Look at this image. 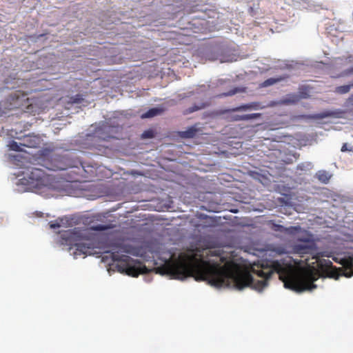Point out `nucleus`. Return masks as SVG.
<instances>
[{
    "label": "nucleus",
    "mask_w": 353,
    "mask_h": 353,
    "mask_svg": "<svg viewBox=\"0 0 353 353\" xmlns=\"http://www.w3.org/2000/svg\"><path fill=\"white\" fill-rule=\"evenodd\" d=\"M142 136L144 138L150 137V132H145L143 133Z\"/></svg>",
    "instance_id": "obj_26"
},
{
    "label": "nucleus",
    "mask_w": 353,
    "mask_h": 353,
    "mask_svg": "<svg viewBox=\"0 0 353 353\" xmlns=\"http://www.w3.org/2000/svg\"><path fill=\"white\" fill-rule=\"evenodd\" d=\"M265 106L259 102H251L247 104H244L240 105L234 109L236 111H252V110H262L265 108Z\"/></svg>",
    "instance_id": "obj_8"
},
{
    "label": "nucleus",
    "mask_w": 353,
    "mask_h": 353,
    "mask_svg": "<svg viewBox=\"0 0 353 353\" xmlns=\"http://www.w3.org/2000/svg\"><path fill=\"white\" fill-rule=\"evenodd\" d=\"M39 143V139L37 137H34L33 141L28 142V140L25 141L24 143H18L17 141H12L9 144V148L10 150L14 151H23V147L26 148H35Z\"/></svg>",
    "instance_id": "obj_6"
},
{
    "label": "nucleus",
    "mask_w": 353,
    "mask_h": 353,
    "mask_svg": "<svg viewBox=\"0 0 353 353\" xmlns=\"http://www.w3.org/2000/svg\"><path fill=\"white\" fill-rule=\"evenodd\" d=\"M324 262H325V265H329L330 263H331L330 261L329 260H324Z\"/></svg>",
    "instance_id": "obj_28"
},
{
    "label": "nucleus",
    "mask_w": 353,
    "mask_h": 353,
    "mask_svg": "<svg viewBox=\"0 0 353 353\" xmlns=\"http://www.w3.org/2000/svg\"><path fill=\"white\" fill-rule=\"evenodd\" d=\"M10 157H12L14 160H17V159H18V158L21 157L20 155H14V156L10 155Z\"/></svg>",
    "instance_id": "obj_27"
},
{
    "label": "nucleus",
    "mask_w": 353,
    "mask_h": 353,
    "mask_svg": "<svg viewBox=\"0 0 353 353\" xmlns=\"http://www.w3.org/2000/svg\"><path fill=\"white\" fill-rule=\"evenodd\" d=\"M261 116L260 113H253V114H243L241 116H236L235 117V120H244L248 121L250 119H254L256 118H258Z\"/></svg>",
    "instance_id": "obj_14"
},
{
    "label": "nucleus",
    "mask_w": 353,
    "mask_h": 353,
    "mask_svg": "<svg viewBox=\"0 0 353 353\" xmlns=\"http://www.w3.org/2000/svg\"><path fill=\"white\" fill-rule=\"evenodd\" d=\"M81 101V99L78 97V96H76L74 97L70 98L69 103H79Z\"/></svg>",
    "instance_id": "obj_23"
},
{
    "label": "nucleus",
    "mask_w": 353,
    "mask_h": 353,
    "mask_svg": "<svg viewBox=\"0 0 353 353\" xmlns=\"http://www.w3.org/2000/svg\"><path fill=\"white\" fill-rule=\"evenodd\" d=\"M239 92H240V89L235 88L234 90H232L229 92L224 94V95H225V96H232V95H234L236 93Z\"/></svg>",
    "instance_id": "obj_24"
},
{
    "label": "nucleus",
    "mask_w": 353,
    "mask_h": 353,
    "mask_svg": "<svg viewBox=\"0 0 353 353\" xmlns=\"http://www.w3.org/2000/svg\"><path fill=\"white\" fill-rule=\"evenodd\" d=\"M156 272L183 280L193 276L196 281H205L216 288L230 287L241 290L245 287L261 292L268 285L274 272L284 287L296 292H312L317 288L319 279L315 269L297 268L289 263L274 261L272 267L261 265L252 268L253 274L232 262L222 264L219 252L212 250H190L170 255L156 268Z\"/></svg>",
    "instance_id": "obj_1"
},
{
    "label": "nucleus",
    "mask_w": 353,
    "mask_h": 353,
    "mask_svg": "<svg viewBox=\"0 0 353 353\" xmlns=\"http://www.w3.org/2000/svg\"><path fill=\"white\" fill-rule=\"evenodd\" d=\"M341 112H327L321 115V117H336L339 118L341 117Z\"/></svg>",
    "instance_id": "obj_17"
},
{
    "label": "nucleus",
    "mask_w": 353,
    "mask_h": 353,
    "mask_svg": "<svg viewBox=\"0 0 353 353\" xmlns=\"http://www.w3.org/2000/svg\"><path fill=\"white\" fill-rule=\"evenodd\" d=\"M199 125L196 124L188 127L185 130L180 132V136L182 138L189 139L194 137L199 131Z\"/></svg>",
    "instance_id": "obj_10"
},
{
    "label": "nucleus",
    "mask_w": 353,
    "mask_h": 353,
    "mask_svg": "<svg viewBox=\"0 0 353 353\" xmlns=\"http://www.w3.org/2000/svg\"><path fill=\"white\" fill-rule=\"evenodd\" d=\"M50 228L52 229H56V228H60L61 225L59 223H50Z\"/></svg>",
    "instance_id": "obj_25"
},
{
    "label": "nucleus",
    "mask_w": 353,
    "mask_h": 353,
    "mask_svg": "<svg viewBox=\"0 0 353 353\" xmlns=\"http://www.w3.org/2000/svg\"><path fill=\"white\" fill-rule=\"evenodd\" d=\"M341 152H353V146L348 143H344L341 149Z\"/></svg>",
    "instance_id": "obj_21"
},
{
    "label": "nucleus",
    "mask_w": 353,
    "mask_h": 353,
    "mask_svg": "<svg viewBox=\"0 0 353 353\" xmlns=\"http://www.w3.org/2000/svg\"><path fill=\"white\" fill-rule=\"evenodd\" d=\"M341 264L343 270L338 271L337 270H330L328 272V276L338 279L340 276L351 277L353 276V256H350L341 259Z\"/></svg>",
    "instance_id": "obj_5"
},
{
    "label": "nucleus",
    "mask_w": 353,
    "mask_h": 353,
    "mask_svg": "<svg viewBox=\"0 0 353 353\" xmlns=\"http://www.w3.org/2000/svg\"><path fill=\"white\" fill-rule=\"evenodd\" d=\"M299 96L297 95H288V97H286L284 99L281 100L279 103H283V104H290V103H296V101H299Z\"/></svg>",
    "instance_id": "obj_15"
},
{
    "label": "nucleus",
    "mask_w": 353,
    "mask_h": 353,
    "mask_svg": "<svg viewBox=\"0 0 353 353\" xmlns=\"http://www.w3.org/2000/svg\"><path fill=\"white\" fill-rule=\"evenodd\" d=\"M301 231V227L299 225L286 227L285 234L294 236L296 238V234Z\"/></svg>",
    "instance_id": "obj_13"
},
{
    "label": "nucleus",
    "mask_w": 353,
    "mask_h": 353,
    "mask_svg": "<svg viewBox=\"0 0 353 353\" xmlns=\"http://www.w3.org/2000/svg\"><path fill=\"white\" fill-rule=\"evenodd\" d=\"M316 176L321 182L327 183L331 178V174L325 170H320L316 173Z\"/></svg>",
    "instance_id": "obj_11"
},
{
    "label": "nucleus",
    "mask_w": 353,
    "mask_h": 353,
    "mask_svg": "<svg viewBox=\"0 0 353 353\" xmlns=\"http://www.w3.org/2000/svg\"><path fill=\"white\" fill-rule=\"evenodd\" d=\"M312 168H313V165L310 162L302 163L297 165V170H299L301 171H309Z\"/></svg>",
    "instance_id": "obj_16"
},
{
    "label": "nucleus",
    "mask_w": 353,
    "mask_h": 353,
    "mask_svg": "<svg viewBox=\"0 0 353 353\" xmlns=\"http://www.w3.org/2000/svg\"><path fill=\"white\" fill-rule=\"evenodd\" d=\"M79 230L77 229L68 230L61 234L62 244L69 245L68 252L74 259L79 256L84 258L87 255L92 254L90 245L78 242L80 238Z\"/></svg>",
    "instance_id": "obj_3"
},
{
    "label": "nucleus",
    "mask_w": 353,
    "mask_h": 353,
    "mask_svg": "<svg viewBox=\"0 0 353 353\" xmlns=\"http://www.w3.org/2000/svg\"><path fill=\"white\" fill-rule=\"evenodd\" d=\"M276 81H277V80L275 79H269L266 80L265 81H264L263 85H264V86L271 85L275 83Z\"/></svg>",
    "instance_id": "obj_22"
},
{
    "label": "nucleus",
    "mask_w": 353,
    "mask_h": 353,
    "mask_svg": "<svg viewBox=\"0 0 353 353\" xmlns=\"http://www.w3.org/2000/svg\"><path fill=\"white\" fill-rule=\"evenodd\" d=\"M113 260H114V261H117V260H118V259H117V258H116V256H113Z\"/></svg>",
    "instance_id": "obj_29"
},
{
    "label": "nucleus",
    "mask_w": 353,
    "mask_h": 353,
    "mask_svg": "<svg viewBox=\"0 0 353 353\" xmlns=\"http://www.w3.org/2000/svg\"><path fill=\"white\" fill-rule=\"evenodd\" d=\"M286 227L279 224H273L272 230L285 234Z\"/></svg>",
    "instance_id": "obj_20"
},
{
    "label": "nucleus",
    "mask_w": 353,
    "mask_h": 353,
    "mask_svg": "<svg viewBox=\"0 0 353 353\" xmlns=\"http://www.w3.org/2000/svg\"><path fill=\"white\" fill-rule=\"evenodd\" d=\"M315 248L316 245L314 243H304L300 242L294 245L293 251L294 253L301 255L310 253Z\"/></svg>",
    "instance_id": "obj_7"
},
{
    "label": "nucleus",
    "mask_w": 353,
    "mask_h": 353,
    "mask_svg": "<svg viewBox=\"0 0 353 353\" xmlns=\"http://www.w3.org/2000/svg\"><path fill=\"white\" fill-rule=\"evenodd\" d=\"M296 238L301 243H310L314 242L313 235L301 227L300 232L296 234Z\"/></svg>",
    "instance_id": "obj_9"
},
{
    "label": "nucleus",
    "mask_w": 353,
    "mask_h": 353,
    "mask_svg": "<svg viewBox=\"0 0 353 353\" xmlns=\"http://www.w3.org/2000/svg\"><path fill=\"white\" fill-rule=\"evenodd\" d=\"M19 178L16 184L19 192H34L41 194L44 190L54 188L51 184L53 177L46 175L44 172L35 168H26L25 170L13 173Z\"/></svg>",
    "instance_id": "obj_2"
},
{
    "label": "nucleus",
    "mask_w": 353,
    "mask_h": 353,
    "mask_svg": "<svg viewBox=\"0 0 353 353\" xmlns=\"http://www.w3.org/2000/svg\"><path fill=\"white\" fill-rule=\"evenodd\" d=\"M350 85H343L339 86L336 88V90L338 93L345 94L350 91Z\"/></svg>",
    "instance_id": "obj_18"
},
{
    "label": "nucleus",
    "mask_w": 353,
    "mask_h": 353,
    "mask_svg": "<svg viewBox=\"0 0 353 353\" xmlns=\"http://www.w3.org/2000/svg\"><path fill=\"white\" fill-rule=\"evenodd\" d=\"M116 267L121 273H125L132 276H137L139 274L145 273L148 269L141 265L140 263H137L128 256H124L119 263Z\"/></svg>",
    "instance_id": "obj_4"
},
{
    "label": "nucleus",
    "mask_w": 353,
    "mask_h": 353,
    "mask_svg": "<svg viewBox=\"0 0 353 353\" xmlns=\"http://www.w3.org/2000/svg\"><path fill=\"white\" fill-rule=\"evenodd\" d=\"M108 228H110L109 226H108L106 225H102V224H99V225H93L91 227L92 230H96V231H103Z\"/></svg>",
    "instance_id": "obj_19"
},
{
    "label": "nucleus",
    "mask_w": 353,
    "mask_h": 353,
    "mask_svg": "<svg viewBox=\"0 0 353 353\" xmlns=\"http://www.w3.org/2000/svg\"><path fill=\"white\" fill-rule=\"evenodd\" d=\"M161 112H162V109L159 108H153L150 109L145 113L141 115V118H143V119L151 118V117H153L158 114H160Z\"/></svg>",
    "instance_id": "obj_12"
}]
</instances>
